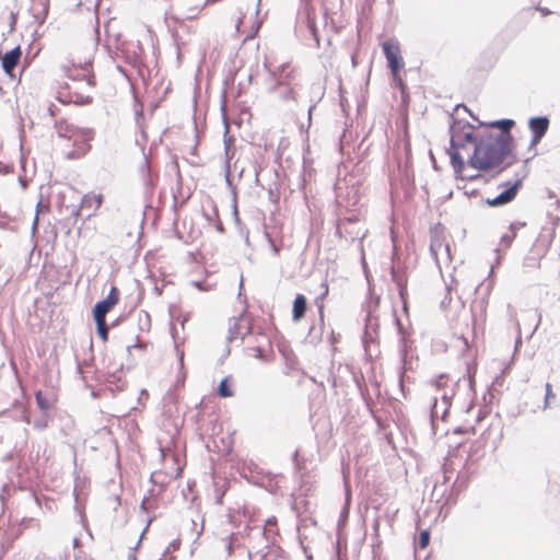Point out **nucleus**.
Here are the masks:
<instances>
[{
    "mask_svg": "<svg viewBox=\"0 0 560 560\" xmlns=\"http://www.w3.org/2000/svg\"><path fill=\"white\" fill-rule=\"evenodd\" d=\"M398 285L400 288V295L404 296V294L406 293V284L402 281H399Z\"/></svg>",
    "mask_w": 560,
    "mask_h": 560,
    "instance_id": "cd10ccee",
    "label": "nucleus"
},
{
    "mask_svg": "<svg viewBox=\"0 0 560 560\" xmlns=\"http://www.w3.org/2000/svg\"><path fill=\"white\" fill-rule=\"evenodd\" d=\"M60 71L67 80H77L93 83L96 81L91 56L81 57L71 52L60 65Z\"/></svg>",
    "mask_w": 560,
    "mask_h": 560,
    "instance_id": "20e7f679",
    "label": "nucleus"
},
{
    "mask_svg": "<svg viewBox=\"0 0 560 560\" xmlns=\"http://www.w3.org/2000/svg\"><path fill=\"white\" fill-rule=\"evenodd\" d=\"M272 78L275 79L273 89L277 90L280 86L288 88V97L295 98V91L293 84L295 82V70L291 63L287 62L276 67L271 71Z\"/></svg>",
    "mask_w": 560,
    "mask_h": 560,
    "instance_id": "423d86ee",
    "label": "nucleus"
},
{
    "mask_svg": "<svg viewBox=\"0 0 560 560\" xmlns=\"http://www.w3.org/2000/svg\"><path fill=\"white\" fill-rule=\"evenodd\" d=\"M456 433H468V434H475L476 431L475 429L471 427V428H459V429H456L455 430Z\"/></svg>",
    "mask_w": 560,
    "mask_h": 560,
    "instance_id": "5701e85b",
    "label": "nucleus"
},
{
    "mask_svg": "<svg viewBox=\"0 0 560 560\" xmlns=\"http://www.w3.org/2000/svg\"><path fill=\"white\" fill-rule=\"evenodd\" d=\"M59 112V108L55 104H50L48 107V113L51 117H56Z\"/></svg>",
    "mask_w": 560,
    "mask_h": 560,
    "instance_id": "b1692460",
    "label": "nucleus"
},
{
    "mask_svg": "<svg viewBox=\"0 0 560 560\" xmlns=\"http://www.w3.org/2000/svg\"><path fill=\"white\" fill-rule=\"evenodd\" d=\"M57 139L54 141L52 151L56 156L63 160H79L85 156L92 145L94 132L91 129L78 128L66 119L55 122Z\"/></svg>",
    "mask_w": 560,
    "mask_h": 560,
    "instance_id": "f03ea898",
    "label": "nucleus"
},
{
    "mask_svg": "<svg viewBox=\"0 0 560 560\" xmlns=\"http://www.w3.org/2000/svg\"><path fill=\"white\" fill-rule=\"evenodd\" d=\"M515 236H516V233L514 231H511L510 234H506L502 237V241L506 242V245H510Z\"/></svg>",
    "mask_w": 560,
    "mask_h": 560,
    "instance_id": "4be33fe9",
    "label": "nucleus"
},
{
    "mask_svg": "<svg viewBox=\"0 0 560 560\" xmlns=\"http://www.w3.org/2000/svg\"><path fill=\"white\" fill-rule=\"evenodd\" d=\"M301 1L303 2L304 10H305L306 25H307L311 34L313 35L314 39L318 43L319 37H318V28L316 25L315 8L312 4V0H301Z\"/></svg>",
    "mask_w": 560,
    "mask_h": 560,
    "instance_id": "f8f14e48",
    "label": "nucleus"
},
{
    "mask_svg": "<svg viewBox=\"0 0 560 560\" xmlns=\"http://www.w3.org/2000/svg\"><path fill=\"white\" fill-rule=\"evenodd\" d=\"M442 399H443V401H444V404H445L446 406H450V405H451V402H450L451 396H448L446 392H444V393L442 394Z\"/></svg>",
    "mask_w": 560,
    "mask_h": 560,
    "instance_id": "bb28decb",
    "label": "nucleus"
},
{
    "mask_svg": "<svg viewBox=\"0 0 560 560\" xmlns=\"http://www.w3.org/2000/svg\"><path fill=\"white\" fill-rule=\"evenodd\" d=\"M96 81L90 82L68 80L57 88L56 98L65 105H89L93 102Z\"/></svg>",
    "mask_w": 560,
    "mask_h": 560,
    "instance_id": "7ed1b4c3",
    "label": "nucleus"
},
{
    "mask_svg": "<svg viewBox=\"0 0 560 560\" xmlns=\"http://www.w3.org/2000/svg\"><path fill=\"white\" fill-rule=\"evenodd\" d=\"M329 293V285L327 280L320 283V294L315 299V304L318 307L319 314H323L324 311V302Z\"/></svg>",
    "mask_w": 560,
    "mask_h": 560,
    "instance_id": "2eb2a0df",
    "label": "nucleus"
},
{
    "mask_svg": "<svg viewBox=\"0 0 560 560\" xmlns=\"http://www.w3.org/2000/svg\"><path fill=\"white\" fill-rule=\"evenodd\" d=\"M219 396L222 398L232 397L234 395L232 387H231V377L226 376L224 377L218 388Z\"/></svg>",
    "mask_w": 560,
    "mask_h": 560,
    "instance_id": "dca6fc26",
    "label": "nucleus"
},
{
    "mask_svg": "<svg viewBox=\"0 0 560 560\" xmlns=\"http://www.w3.org/2000/svg\"><path fill=\"white\" fill-rule=\"evenodd\" d=\"M120 301V291L119 289L113 284L107 296L97 302L93 308V318H105L107 313H109Z\"/></svg>",
    "mask_w": 560,
    "mask_h": 560,
    "instance_id": "0eeeda50",
    "label": "nucleus"
},
{
    "mask_svg": "<svg viewBox=\"0 0 560 560\" xmlns=\"http://www.w3.org/2000/svg\"><path fill=\"white\" fill-rule=\"evenodd\" d=\"M467 144L472 145L474 153L469 155L468 165L477 171H490L501 166L506 160L508 165L514 161V139L511 133H494L491 130L476 131L465 121L457 120L451 127V164L457 178L475 180L479 174H469L462 151Z\"/></svg>",
    "mask_w": 560,
    "mask_h": 560,
    "instance_id": "f257e3e1",
    "label": "nucleus"
},
{
    "mask_svg": "<svg viewBox=\"0 0 560 560\" xmlns=\"http://www.w3.org/2000/svg\"><path fill=\"white\" fill-rule=\"evenodd\" d=\"M550 397H553L552 388L549 383L546 384V400H548Z\"/></svg>",
    "mask_w": 560,
    "mask_h": 560,
    "instance_id": "a878e982",
    "label": "nucleus"
},
{
    "mask_svg": "<svg viewBox=\"0 0 560 560\" xmlns=\"http://www.w3.org/2000/svg\"><path fill=\"white\" fill-rule=\"evenodd\" d=\"M382 48L396 86L401 92H405L406 83L400 75V70L404 68L405 63L401 58L399 44L395 42H384Z\"/></svg>",
    "mask_w": 560,
    "mask_h": 560,
    "instance_id": "39448f33",
    "label": "nucleus"
},
{
    "mask_svg": "<svg viewBox=\"0 0 560 560\" xmlns=\"http://www.w3.org/2000/svg\"><path fill=\"white\" fill-rule=\"evenodd\" d=\"M451 382V378L447 374H440L434 380H432L431 385L434 386L438 390H444Z\"/></svg>",
    "mask_w": 560,
    "mask_h": 560,
    "instance_id": "6ab92c4d",
    "label": "nucleus"
},
{
    "mask_svg": "<svg viewBox=\"0 0 560 560\" xmlns=\"http://www.w3.org/2000/svg\"><path fill=\"white\" fill-rule=\"evenodd\" d=\"M528 127L532 132L529 149L535 150L548 131L549 119L547 117H533L528 121Z\"/></svg>",
    "mask_w": 560,
    "mask_h": 560,
    "instance_id": "1a4fd4ad",
    "label": "nucleus"
},
{
    "mask_svg": "<svg viewBox=\"0 0 560 560\" xmlns=\"http://www.w3.org/2000/svg\"><path fill=\"white\" fill-rule=\"evenodd\" d=\"M306 313V299L302 294H298L293 301L292 317L295 322L301 320Z\"/></svg>",
    "mask_w": 560,
    "mask_h": 560,
    "instance_id": "ddd939ff",
    "label": "nucleus"
},
{
    "mask_svg": "<svg viewBox=\"0 0 560 560\" xmlns=\"http://www.w3.org/2000/svg\"><path fill=\"white\" fill-rule=\"evenodd\" d=\"M21 56H22V50L19 46L13 48L10 51H7L2 56V58H1L2 68L7 74L13 75V71H14L15 67L18 66V63L20 62Z\"/></svg>",
    "mask_w": 560,
    "mask_h": 560,
    "instance_id": "9b49d317",
    "label": "nucleus"
},
{
    "mask_svg": "<svg viewBox=\"0 0 560 560\" xmlns=\"http://www.w3.org/2000/svg\"><path fill=\"white\" fill-rule=\"evenodd\" d=\"M270 348V345H267ZM249 354L259 360H268V349L266 346H255L248 348Z\"/></svg>",
    "mask_w": 560,
    "mask_h": 560,
    "instance_id": "a211bd4d",
    "label": "nucleus"
},
{
    "mask_svg": "<svg viewBox=\"0 0 560 560\" xmlns=\"http://www.w3.org/2000/svg\"><path fill=\"white\" fill-rule=\"evenodd\" d=\"M520 186V182H516L513 185H509V187L495 198H488L486 203L490 207H500L513 201L517 195Z\"/></svg>",
    "mask_w": 560,
    "mask_h": 560,
    "instance_id": "9d476101",
    "label": "nucleus"
},
{
    "mask_svg": "<svg viewBox=\"0 0 560 560\" xmlns=\"http://www.w3.org/2000/svg\"><path fill=\"white\" fill-rule=\"evenodd\" d=\"M35 398H36V402H37V406L39 407L40 410H48L51 408L52 404L56 402L57 398L56 397H52V398H47L43 393L42 390H37L35 393Z\"/></svg>",
    "mask_w": 560,
    "mask_h": 560,
    "instance_id": "4468645a",
    "label": "nucleus"
},
{
    "mask_svg": "<svg viewBox=\"0 0 560 560\" xmlns=\"http://www.w3.org/2000/svg\"><path fill=\"white\" fill-rule=\"evenodd\" d=\"M492 127H498L501 129L500 133H511L510 130L514 126V120L503 119L501 121H495L491 124Z\"/></svg>",
    "mask_w": 560,
    "mask_h": 560,
    "instance_id": "aec40b11",
    "label": "nucleus"
},
{
    "mask_svg": "<svg viewBox=\"0 0 560 560\" xmlns=\"http://www.w3.org/2000/svg\"><path fill=\"white\" fill-rule=\"evenodd\" d=\"M96 324L97 335L102 339L103 342L108 340V326L106 324L105 318H94Z\"/></svg>",
    "mask_w": 560,
    "mask_h": 560,
    "instance_id": "f3484780",
    "label": "nucleus"
},
{
    "mask_svg": "<svg viewBox=\"0 0 560 560\" xmlns=\"http://www.w3.org/2000/svg\"><path fill=\"white\" fill-rule=\"evenodd\" d=\"M418 547L425 549L430 544V532L428 529L421 530L418 538Z\"/></svg>",
    "mask_w": 560,
    "mask_h": 560,
    "instance_id": "412c9836",
    "label": "nucleus"
},
{
    "mask_svg": "<svg viewBox=\"0 0 560 560\" xmlns=\"http://www.w3.org/2000/svg\"><path fill=\"white\" fill-rule=\"evenodd\" d=\"M103 202H104V196L102 192H94V191L88 192V194L83 195V197L81 198L79 209L75 212V215H79V213L81 211H85L86 218L90 219V218L96 215V213L100 210V208L102 207Z\"/></svg>",
    "mask_w": 560,
    "mask_h": 560,
    "instance_id": "6e6552de",
    "label": "nucleus"
},
{
    "mask_svg": "<svg viewBox=\"0 0 560 560\" xmlns=\"http://www.w3.org/2000/svg\"><path fill=\"white\" fill-rule=\"evenodd\" d=\"M475 373H476V363L468 366V375H469L470 381H472V378L475 377Z\"/></svg>",
    "mask_w": 560,
    "mask_h": 560,
    "instance_id": "393cba45",
    "label": "nucleus"
}]
</instances>
